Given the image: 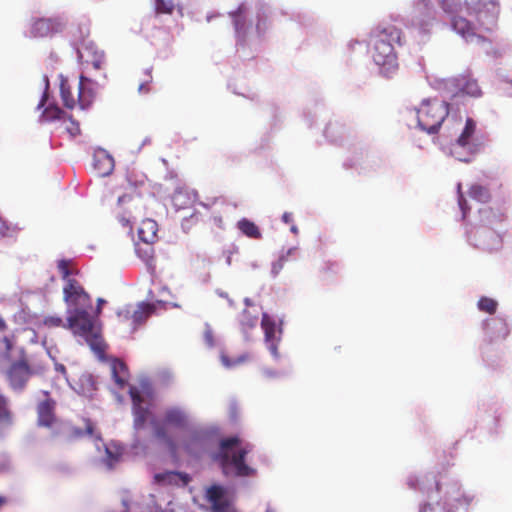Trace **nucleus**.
<instances>
[{
    "label": "nucleus",
    "mask_w": 512,
    "mask_h": 512,
    "mask_svg": "<svg viewBox=\"0 0 512 512\" xmlns=\"http://www.w3.org/2000/svg\"><path fill=\"white\" fill-rule=\"evenodd\" d=\"M240 324L245 331L255 328L258 324V314H251L247 309L243 310L240 316Z\"/></svg>",
    "instance_id": "c85d7f7f"
},
{
    "label": "nucleus",
    "mask_w": 512,
    "mask_h": 512,
    "mask_svg": "<svg viewBox=\"0 0 512 512\" xmlns=\"http://www.w3.org/2000/svg\"><path fill=\"white\" fill-rule=\"evenodd\" d=\"M103 302H104V300L99 299V304H102Z\"/></svg>",
    "instance_id": "338daca9"
},
{
    "label": "nucleus",
    "mask_w": 512,
    "mask_h": 512,
    "mask_svg": "<svg viewBox=\"0 0 512 512\" xmlns=\"http://www.w3.org/2000/svg\"><path fill=\"white\" fill-rule=\"evenodd\" d=\"M433 511V507L431 504H424L421 508H420V511L419 512H432Z\"/></svg>",
    "instance_id": "3c124183"
},
{
    "label": "nucleus",
    "mask_w": 512,
    "mask_h": 512,
    "mask_svg": "<svg viewBox=\"0 0 512 512\" xmlns=\"http://www.w3.org/2000/svg\"><path fill=\"white\" fill-rule=\"evenodd\" d=\"M93 165L99 175L107 176L114 169V159L105 150L99 149L94 153Z\"/></svg>",
    "instance_id": "f3484780"
},
{
    "label": "nucleus",
    "mask_w": 512,
    "mask_h": 512,
    "mask_svg": "<svg viewBox=\"0 0 512 512\" xmlns=\"http://www.w3.org/2000/svg\"><path fill=\"white\" fill-rule=\"evenodd\" d=\"M47 98H48L47 93H43L42 98H41L39 104L37 105L38 109H41L46 104Z\"/></svg>",
    "instance_id": "8fccbe9b"
},
{
    "label": "nucleus",
    "mask_w": 512,
    "mask_h": 512,
    "mask_svg": "<svg viewBox=\"0 0 512 512\" xmlns=\"http://www.w3.org/2000/svg\"><path fill=\"white\" fill-rule=\"evenodd\" d=\"M451 26L453 30L467 42H472L474 39L483 40L476 32V25L464 17H452Z\"/></svg>",
    "instance_id": "2eb2a0df"
},
{
    "label": "nucleus",
    "mask_w": 512,
    "mask_h": 512,
    "mask_svg": "<svg viewBox=\"0 0 512 512\" xmlns=\"http://www.w3.org/2000/svg\"><path fill=\"white\" fill-rule=\"evenodd\" d=\"M155 309L154 304L145 302L140 303L137 309H133L131 330L134 331L143 324L155 312Z\"/></svg>",
    "instance_id": "412c9836"
},
{
    "label": "nucleus",
    "mask_w": 512,
    "mask_h": 512,
    "mask_svg": "<svg viewBox=\"0 0 512 512\" xmlns=\"http://www.w3.org/2000/svg\"><path fill=\"white\" fill-rule=\"evenodd\" d=\"M203 338H204L205 343L209 347H212L214 345V333H213L212 328L208 324L205 325V329L203 332Z\"/></svg>",
    "instance_id": "c03bdc74"
},
{
    "label": "nucleus",
    "mask_w": 512,
    "mask_h": 512,
    "mask_svg": "<svg viewBox=\"0 0 512 512\" xmlns=\"http://www.w3.org/2000/svg\"><path fill=\"white\" fill-rule=\"evenodd\" d=\"M126 180L128 187L133 190L141 188L146 184V176L143 174H137L135 171L128 172Z\"/></svg>",
    "instance_id": "2f4dec72"
},
{
    "label": "nucleus",
    "mask_w": 512,
    "mask_h": 512,
    "mask_svg": "<svg viewBox=\"0 0 512 512\" xmlns=\"http://www.w3.org/2000/svg\"><path fill=\"white\" fill-rule=\"evenodd\" d=\"M94 427L90 420H85V428H78L67 423L57 424L52 431L53 438H61L64 443H71L77 439L84 437L85 435L91 436L93 434Z\"/></svg>",
    "instance_id": "9b49d317"
},
{
    "label": "nucleus",
    "mask_w": 512,
    "mask_h": 512,
    "mask_svg": "<svg viewBox=\"0 0 512 512\" xmlns=\"http://www.w3.org/2000/svg\"><path fill=\"white\" fill-rule=\"evenodd\" d=\"M63 114V110L60 109L58 106L48 105L41 114V120L44 122L57 120L60 119Z\"/></svg>",
    "instance_id": "7c9ffc66"
},
{
    "label": "nucleus",
    "mask_w": 512,
    "mask_h": 512,
    "mask_svg": "<svg viewBox=\"0 0 512 512\" xmlns=\"http://www.w3.org/2000/svg\"><path fill=\"white\" fill-rule=\"evenodd\" d=\"M448 114L449 105L445 101H423L417 112L418 125L430 134L437 133Z\"/></svg>",
    "instance_id": "20e7f679"
},
{
    "label": "nucleus",
    "mask_w": 512,
    "mask_h": 512,
    "mask_svg": "<svg viewBox=\"0 0 512 512\" xmlns=\"http://www.w3.org/2000/svg\"><path fill=\"white\" fill-rule=\"evenodd\" d=\"M466 203V200L464 199L463 195H460L459 197V205L463 211V214L465 215V207H464V204Z\"/></svg>",
    "instance_id": "5fc2aeb1"
},
{
    "label": "nucleus",
    "mask_w": 512,
    "mask_h": 512,
    "mask_svg": "<svg viewBox=\"0 0 512 512\" xmlns=\"http://www.w3.org/2000/svg\"><path fill=\"white\" fill-rule=\"evenodd\" d=\"M250 359V355L248 353H243L238 357H230L227 355H221V362L227 368H232L242 363L247 362Z\"/></svg>",
    "instance_id": "f704fd0d"
},
{
    "label": "nucleus",
    "mask_w": 512,
    "mask_h": 512,
    "mask_svg": "<svg viewBox=\"0 0 512 512\" xmlns=\"http://www.w3.org/2000/svg\"><path fill=\"white\" fill-rule=\"evenodd\" d=\"M468 15L473 16L477 25L484 31H492L498 22L500 3L498 0H466Z\"/></svg>",
    "instance_id": "39448f33"
},
{
    "label": "nucleus",
    "mask_w": 512,
    "mask_h": 512,
    "mask_svg": "<svg viewBox=\"0 0 512 512\" xmlns=\"http://www.w3.org/2000/svg\"><path fill=\"white\" fill-rule=\"evenodd\" d=\"M241 440L237 436L224 438L220 441V450L217 459L225 474L233 468L236 476L246 477L255 473V470L245 464V457L251 451L249 444L240 447Z\"/></svg>",
    "instance_id": "7ed1b4c3"
},
{
    "label": "nucleus",
    "mask_w": 512,
    "mask_h": 512,
    "mask_svg": "<svg viewBox=\"0 0 512 512\" xmlns=\"http://www.w3.org/2000/svg\"><path fill=\"white\" fill-rule=\"evenodd\" d=\"M64 301L73 309H92L91 298L84 288L75 279H67L63 288Z\"/></svg>",
    "instance_id": "9d476101"
},
{
    "label": "nucleus",
    "mask_w": 512,
    "mask_h": 512,
    "mask_svg": "<svg viewBox=\"0 0 512 512\" xmlns=\"http://www.w3.org/2000/svg\"><path fill=\"white\" fill-rule=\"evenodd\" d=\"M291 231L294 232V233H297V228L295 226H292L291 227Z\"/></svg>",
    "instance_id": "bf43d9fd"
},
{
    "label": "nucleus",
    "mask_w": 512,
    "mask_h": 512,
    "mask_svg": "<svg viewBox=\"0 0 512 512\" xmlns=\"http://www.w3.org/2000/svg\"><path fill=\"white\" fill-rule=\"evenodd\" d=\"M224 491L222 487L218 485H212L207 490V499L208 501L213 504L216 502H219L223 498Z\"/></svg>",
    "instance_id": "4c0bfd02"
},
{
    "label": "nucleus",
    "mask_w": 512,
    "mask_h": 512,
    "mask_svg": "<svg viewBox=\"0 0 512 512\" xmlns=\"http://www.w3.org/2000/svg\"><path fill=\"white\" fill-rule=\"evenodd\" d=\"M9 502V499L5 496L0 495V510L7 505Z\"/></svg>",
    "instance_id": "864d4df0"
},
{
    "label": "nucleus",
    "mask_w": 512,
    "mask_h": 512,
    "mask_svg": "<svg viewBox=\"0 0 512 512\" xmlns=\"http://www.w3.org/2000/svg\"><path fill=\"white\" fill-rule=\"evenodd\" d=\"M58 23L52 19L40 18L33 22L31 34L34 37H47L56 31Z\"/></svg>",
    "instance_id": "4be33fe9"
},
{
    "label": "nucleus",
    "mask_w": 512,
    "mask_h": 512,
    "mask_svg": "<svg viewBox=\"0 0 512 512\" xmlns=\"http://www.w3.org/2000/svg\"><path fill=\"white\" fill-rule=\"evenodd\" d=\"M158 225L156 221L146 218H142L141 224L138 228V238L145 244V248H141L139 243L136 244L137 254L146 262L150 261L154 255V249L152 244L157 239Z\"/></svg>",
    "instance_id": "1a4fd4ad"
},
{
    "label": "nucleus",
    "mask_w": 512,
    "mask_h": 512,
    "mask_svg": "<svg viewBox=\"0 0 512 512\" xmlns=\"http://www.w3.org/2000/svg\"><path fill=\"white\" fill-rule=\"evenodd\" d=\"M144 89V85L141 84L140 87H139V90L142 91Z\"/></svg>",
    "instance_id": "0e129e2a"
},
{
    "label": "nucleus",
    "mask_w": 512,
    "mask_h": 512,
    "mask_svg": "<svg viewBox=\"0 0 512 512\" xmlns=\"http://www.w3.org/2000/svg\"><path fill=\"white\" fill-rule=\"evenodd\" d=\"M60 95L63 101V105L68 109H73L76 105L71 91V87L67 80H61L60 82Z\"/></svg>",
    "instance_id": "bb28decb"
},
{
    "label": "nucleus",
    "mask_w": 512,
    "mask_h": 512,
    "mask_svg": "<svg viewBox=\"0 0 512 512\" xmlns=\"http://www.w3.org/2000/svg\"><path fill=\"white\" fill-rule=\"evenodd\" d=\"M189 220L188 219H185L184 222L182 223V226L185 227L186 226V223H188Z\"/></svg>",
    "instance_id": "680f3d73"
},
{
    "label": "nucleus",
    "mask_w": 512,
    "mask_h": 512,
    "mask_svg": "<svg viewBox=\"0 0 512 512\" xmlns=\"http://www.w3.org/2000/svg\"><path fill=\"white\" fill-rule=\"evenodd\" d=\"M151 425L153 427V430H154V436L159 439V440H162L164 441L165 443L173 446V441L171 439V437L168 435V432L165 428V424H161L159 423L158 421L156 420H152L151 421Z\"/></svg>",
    "instance_id": "c756f323"
},
{
    "label": "nucleus",
    "mask_w": 512,
    "mask_h": 512,
    "mask_svg": "<svg viewBox=\"0 0 512 512\" xmlns=\"http://www.w3.org/2000/svg\"><path fill=\"white\" fill-rule=\"evenodd\" d=\"M4 374L10 389L16 393H21L33 375V370L25 358H20L13 361Z\"/></svg>",
    "instance_id": "6e6552de"
},
{
    "label": "nucleus",
    "mask_w": 512,
    "mask_h": 512,
    "mask_svg": "<svg viewBox=\"0 0 512 512\" xmlns=\"http://www.w3.org/2000/svg\"><path fill=\"white\" fill-rule=\"evenodd\" d=\"M438 5L440 8L449 15H453L457 13L461 7L462 2L461 0H437Z\"/></svg>",
    "instance_id": "473e14b6"
},
{
    "label": "nucleus",
    "mask_w": 512,
    "mask_h": 512,
    "mask_svg": "<svg viewBox=\"0 0 512 512\" xmlns=\"http://www.w3.org/2000/svg\"><path fill=\"white\" fill-rule=\"evenodd\" d=\"M485 333L484 341L487 344H493L505 340L510 334V328L506 319L494 317L483 322Z\"/></svg>",
    "instance_id": "f8f14e48"
},
{
    "label": "nucleus",
    "mask_w": 512,
    "mask_h": 512,
    "mask_svg": "<svg viewBox=\"0 0 512 512\" xmlns=\"http://www.w3.org/2000/svg\"><path fill=\"white\" fill-rule=\"evenodd\" d=\"M478 309L488 314H494L497 310L498 303L489 297H481L477 303Z\"/></svg>",
    "instance_id": "72a5a7b5"
},
{
    "label": "nucleus",
    "mask_w": 512,
    "mask_h": 512,
    "mask_svg": "<svg viewBox=\"0 0 512 512\" xmlns=\"http://www.w3.org/2000/svg\"><path fill=\"white\" fill-rule=\"evenodd\" d=\"M475 131L476 122L472 118H467L462 133L451 146V155L455 159L469 163L480 151V144L473 140Z\"/></svg>",
    "instance_id": "0eeeda50"
},
{
    "label": "nucleus",
    "mask_w": 512,
    "mask_h": 512,
    "mask_svg": "<svg viewBox=\"0 0 512 512\" xmlns=\"http://www.w3.org/2000/svg\"><path fill=\"white\" fill-rule=\"evenodd\" d=\"M86 63L91 64L96 70L102 69L105 64V56L102 51L97 50L93 46H87L85 48Z\"/></svg>",
    "instance_id": "a878e982"
},
{
    "label": "nucleus",
    "mask_w": 512,
    "mask_h": 512,
    "mask_svg": "<svg viewBox=\"0 0 512 512\" xmlns=\"http://www.w3.org/2000/svg\"><path fill=\"white\" fill-rule=\"evenodd\" d=\"M172 0H155V11L157 14H172L174 10Z\"/></svg>",
    "instance_id": "e433bc0d"
},
{
    "label": "nucleus",
    "mask_w": 512,
    "mask_h": 512,
    "mask_svg": "<svg viewBox=\"0 0 512 512\" xmlns=\"http://www.w3.org/2000/svg\"><path fill=\"white\" fill-rule=\"evenodd\" d=\"M89 308H77L69 312L67 329L74 336L80 337L97 357L103 359L107 345L102 335V326L97 316L89 312Z\"/></svg>",
    "instance_id": "f03ea898"
},
{
    "label": "nucleus",
    "mask_w": 512,
    "mask_h": 512,
    "mask_svg": "<svg viewBox=\"0 0 512 512\" xmlns=\"http://www.w3.org/2000/svg\"><path fill=\"white\" fill-rule=\"evenodd\" d=\"M416 18L421 28L426 31L427 27L434 20V9L432 4L428 0H419L416 5Z\"/></svg>",
    "instance_id": "a211bd4d"
},
{
    "label": "nucleus",
    "mask_w": 512,
    "mask_h": 512,
    "mask_svg": "<svg viewBox=\"0 0 512 512\" xmlns=\"http://www.w3.org/2000/svg\"><path fill=\"white\" fill-rule=\"evenodd\" d=\"M469 196L481 203H487L491 198L488 188L479 184H475L470 187Z\"/></svg>",
    "instance_id": "cd10ccee"
},
{
    "label": "nucleus",
    "mask_w": 512,
    "mask_h": 512,
    "mask_svg": "<svg viewBox=\"0 0 512 512\" xmlns=\"http://www.w3.org/2000/svg\"><path fill=\"white\" fill-rule=\"evenodd\" d=\"M461 91L471 97H478L481 95V89L476 80L468 79L461 87Z\"/></svg>",
    "instance_id": "c9c22d12"
},
{
    "label": "nucleus",
    "mask_w": 512,
    "mask_h": 512,
    "mask_svg": "<svg viewBox=\"0 0 512 512\" xmlns=\"http://www.w3.org/2000/svg\"><path fill=\"white\" fill-rule=\"evenodd\" d=\"M195 219L196 221L198 220V216L197 215H191V220Z\"/></svg>",
    "instance_id": "052dcab7"
},
{
    "label": "nucleus",
    "mask_w": 512,
    "mask_h": 512,
    "mask_svg": "<svg viewBox=\"0 0 512 512\" xmlns=\"http://www.w3.org/2000/svg\"><path fill=\"white\" fill-rule=\"evenodd\" d=\"M89 83V79L81 75L78 87V104L81 109L88 108L93 101V93L90 89L86 88V84Z\"/></svg>",
    "instance_id": "b1692460"
},
{
    "label": "nucleus",
    "mask_w": 512,
    "mask_h": 512,
    "mask_svg": "<svg viewBox=\"0 0 512 512\" xmlns=\"http://www.w3.org/2000/svg\"><path fill=\"white\" fill-rule=\"evenodd\" d=\"M66 130L73 137L78 136L81 133L79 123L75 121L72 117H69V125L66 127Z\"/></svg>",
    "instance_id": "37998d69"
},
{
    "label": "nucleus",
    "mask_w": 512,
    "mask_h": 512,
    "mask_svg": "<svg viewBox=\"0 0 512 512\" xmlns=\"http://www.w3.org/2000/svg\"><path fill=\"white\" fill-rule=\"evenodd\" d=\"M212 505V512H226L228 511V503L224 501L223 499L219 502L213 503Z\"/></svg>",
    "instance_id": "a18cd8bd"
},
{
    "label": "nucleus",
    "mask_w": 512,
    "mask_h": 512,
    "mask_svg": "<svg viewBox=\"0 0 512 512\" xmlns=\"http://www.w3.org/2000/svg\"><path fill=\"white\" fill-rule=\"evenodd\" d=\"M132 313H133L132 306H126V307L120 309L117 312L118 321L122 324H127L128 327L131 329Z\"/></svg>",
    "instance_id": "58836bf2"
},
{
    "label": "nucleus",
    "mask_w": 512,
    "mask_h": 512,
    "mask_svg": "<svg viewBox=\"0 0 512 512\" xmlns=\"http://www.w3.org/2000/svg\"><path fill=\"white\" fill-rule=\"evenodd\" d=\"M408 484H409V486H410L411 488H413V489H416V488H417V487H416V483H415L413 480H409Z\"/></svg>",
    "instance_id": "4d7b16f0"
},
{
    "label": "nucleus",
    "mask_w": 512,
    "mask_h": 512,
    "mask_svg": "<svg viewBox=\"0 0 512 512\" xmlns=\"http://www.w3.org/2000/svg\"><path fill=\"white\" fill-rule=\"evenodd\" d=\"M43 324L49 328L64 327L67 328V322L64 323L59 316H48L43 320Z\"/></svg>",
    "instance_id": "ea45409f"
},
{
    "label": "nucleus",
    "mask_w": 512,
    "mask_h": 512,
    "mask_svg": "<svg viewBox=\"0 0 512 512\" xmlns=\"http://www.w3.org/2000/svg\"><path fill=\"white\" fill-rule=\"evenodd\" d=\"M14 233H16V228L7 225L0 217V238L12 236Z\"/></svg>",
    "instance_id": "79ce46f5"
},
{
    "label": "nucleus",
    "mask_w": 512,
    "mask_h": 512,
    "mask_svg": "<svg viewBox=\"0 0 512 512\" xmlns=\"http://www.w3.org/2000/svg\"><path fill=\"white\" fill-rule=\"evenodd\" d=\"M146 216V206L139 193L124 194L117 201V218L131 233L133 224Z\"/></svg>",
    "instance_id": "423d86ee"
},
{
    "label": "nucleus",
    "mask_w": 512,
    "mask_h": 512,
    "mask_svg": "<svg viewBox=\"0 0 512 512\" xmlns=\"http://www.w3.org/2000/svg\"><path fill=\"white\" fill-rule=\"evenodd\" d=\"M163 422L165 425L176 429H186L189 420L187 414L182 409L171 407L165 411Z\"/></svg>",
    "instance_id": "dca6fc26"
},
{
    "label": "nucleus",
    "mask_w": 512,
    "mask_h": 512,
    "mask_svg": "<svg viewBox=\"0 0 512 512\" xmlns=\"http://www.w3.org/2000/svg\"><path fill=\"white\" fill-rule=\"evenodd\" d=\"M333 128H334V126H333L332 124H329V125L326 127V129H325V135H326L327 137H332V136H333V131H332V130H333Z\"/></svg>",
    "instance_id": "603ef678"
},
{
    "label": "nucleus",
    "mask_w": 512,
    "mask_h": 512,
    "mask_svg": "<svg viewBox=\"0 0 512 512\" xmlns=\"http://www.w3.org/2000/svg\"><path fill=\"white\" fill-rule=\"evenodd\" d=\"M106 453L108 455V458H109V465L112 466V464L116 461H118L119 459V455L118 454H113L109 448H106Z\"/></svg>",
    "instance_id": "49530a36"
},
{
    "label": "nucleus",
    "mask_w": 512,
    "mask_h": 512,
    "mask_svg": "<svg viewBox=\"0 0 512 512\" xmlns=\"http://www.w3.org/2000/svg\"><path fill=\"white\" fill-rule=\"evenodd\" d=\"M247 12L248 9L245 4L239 5L235 11L230 12V16L232 17L234 24L235 33L237 37L241 39L245 38L248 29Z\"/></svg>",
    "instance_id": "6ab92c4d"
},
{
    "label": "nucleus",
    "mask_w": 512,
    "mask_h": 512,
    "mask_svg": "<svg viewBox=\"0 0 512 512\" xmlns=\"http://www.w3.org/2000/svg\"><path fill=\"white\" fill-rule=\"evenodd\" d=\"M111 373L116 385L123 389L128 382L129 376L126 364L119 359H114L111 362Z\"/></svg>",
    "instance_id": "5701e85b"
},
{
    "label": "nucleus",
    "mask_w": 512,
    "mask_h": 512,
    "mask_svg": "<svg viewBox=\"0 0 512 512\" xmlns=\"http://www.w3.org/2000/svg\"><path fill=\"white\" fill-rule=\"evenodd\" d=\"M265 512H275L272 508L268 507Z\"/></svg>",
    "instance_id": "e2e57ef3"
},
{
    "label": "nucleus",
    "mask_w": 512,
    "mask_h": 512,
    "mask_svg": "<svg viewBox=\"0 0 512 512\" xmlns=\"http://www.w3.org/2000/svg\"><path fill=\"white\" fill-rule=\"evenodd\" d=\"M7 329V324L3 317L0 315V331L3 332Z\"/></svg>",
    "instance_id": "6e6d98bb"
},
{
    "label": "nucleus",
    "mask_w": 512,
    "mask_h": 512,
    "mask_svg": "<svg viewBox=\"0 0 512 512\" xmlns=\"http://www.w3.org/2000/svg\"><path fill=\"white\" fill-rule=\"evenodd\" d=\"M256 27H257L258 30H260V24L259 23L256 24Z\"/></svg>",
    "instance_id": "69168bd1"
},
{
    "label": "nucleus",
    "mask_w": 512,
    "mask_h": 512,
    "mask_svg": "<svg viewBox=\"0 0 512 512\" xmlns=\"http://www.w3.org/2000/svg\"><path fill=\"white\" fill-rule=\"evenodd\" d=\"M237 228L242 234L251 239H261L262 233L259 227L247 218H242L237 222Z\"/></svg>",
    "instance_id": "393cba45"
},
{
    "label": "nucleus",
    "mask_w": 512,
    "mask_h": 512,
    "mask_svg": "<svg viewBox=\"0 0 512 512\" xmlns=\"http://www.w3.org/2000/svg\"><path fill=\"white\" fill-rule=\"evenodd\" d=\"M58 270L62 276L63 279L67 280L70 279L69 276L72 273L70 270V262L67 260H60L58 262Z\"/></svg>",
    "instance_id": "a19ab883"
},
{
    "label": "nucleus",
    "mask_w": 512,
    "mask_h": 512,
    "mask_svg": "<svg viewBox=\"0 0 512 512\" xmlns=\"http://www.w3.org/2000/svg\"><path fill=\"white\" fill-rule=\"evenodd\" d=\"M370 41L374 62L384 76H392L398 70L394 43L402 44V31L391 24L379 25L372 31Z\"/></svg>",
    "instance_id": "f257e3e1"
},
{
    "label": "nucleus",
    "mask_w": 512,
    "mask_h": 512,
    "mask_svg": "<svg viewBox=\"0 0 512 512\" xmlns=\"http://www.w3.org/2000/svg\"><path fill=\"white\" fill-rule=\"evenodd\" d=\"M261 327L264 331L265 340L269 343V349L273 355H277L276 345V324L275 321L266 313L263 314Z\"/></svg>",
    "instance_id": "aec40b11"
},
{
    "label": "nucleus",
    "mask_w": 512,
    "mask_h": 512,
    "mask_svg": "<svg viewBox=\"0 0 512 512\" xmlns=\"http://www.w3.org/2000/svg\"><path fill=\"white\" fill-rule=\"evenodd\" d=\"M46 396H48V393H46ZM55 406L56 402L50 397H46L37 405V424L41 427L50 428L51 432L60 423L56 419Z\"/></svg>",
    "instance_id": "4468645a"
},
{
    "label": "nucleus",
    "mask_w": 512,
    "mask_h": 512,
    "mask_svg": "<svg viewBox=\"0 0 512 512\" xmlns=\"http://www.w3.org/2000/svg\"><path fill=\"white\" fill-rule=\"evenodd\" d=\"M292 213H289V212H285L282 216V220L285 222V223H290L292 222Z\"/></svg>",
    "instance_id": "09e8293b"
},
{
    "label": "nucleus",
    "mask_w": 512,
    "mask_h": 512,
    "mask_svg": "<svg viewBox=\"0 0 512 512\" xmlns=\"http://www.w3.org/2000/svg\"><path fill=\"white\" fill-rule=\"evenodd\" d=\"M2 342L5 345L6 352L9 353L12 350L13 344L12 341L8 337H4Z\"/></svg>",
    "instance_id": "de8ad7c7"
},
{
    "label": "nucleus",
    "mask_w": 512,
    "mask_h": 512,
    "mask_svg": "<svg viewBox=\"0 0 512 512\" xmlns=\"http://www.w3.org/2000/svg\"><path fill=\"white\" fill-rule=\"evenodd\" d=\"M435 489L437 492L440 491V484L438 482H436V484H435Z\"/></svg>",
    "instance_id": "13d9d810"
},
{
    "label": "nucleus",
    "mask_w": 512,
    "mask_h": 512,
    "mask_svg": "<svg viewBox=\"0 0 512 512\" xmlns=\"http://www.w3.org/2000/svg\"><path fill=\"white\" fill-rule=\"evenodd\" d=\"M129 395L132 400V412L134 416V428L136 430H141L145 427L146 422L148 421L151 412L148 407H144L143 397L141 396L139 390L136 387H130Z\"/></svg>",
    "instance_id": "ddd939ff"
}]
</instances>
